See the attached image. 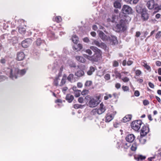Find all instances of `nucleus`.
Wrapping results in <instances>:
<instances>
[{"label":"nucleus","mask_w":161,"mask_h":161,"mask_svg":"<svg viewBox=\"0 0 161 161\" xmlns=\"http://www.w3.org/2000/svg\"><path fill=\"white\" fill-rule=\"evenodd\" d=\"M80 91L79 90H78L77 91H76L74 92V95L75 96V97H78L80 95Z\"/></svg>","instance_id":"obj_32"},{"label":"nucleus","mask_w":161,"mask_h":161,"mask_svg":"<svg viewBox=\"0 0 161 161\" xmlns=\"http://www.w3.org/2000/svg\"><path fill=\"white\" fill-rule=\"evenodd\" d=\"M155 5V2L154 0H150L148 1L147 4V6L150 9H153Z\"/></svg>","instance_id":"obj_13"},{"label":"nucleus","mask_w":161,"mask_h":161,"mask_svg":"<svg viewBox=\"0 0 161 161\" xmlns=\"http://www.w3.org/2000/svg\"><path fill=\"white\" fill-rule=\"evenodd\" d=\"M93 29L95 31L97 30V27L96 25H94L92 27Z\"/></svg>","instance_id":"obj_62"},{"label":"nucleus","mask_w":161,"mask_h":161,"mask_svg":"<svg viewBox=\"0 0 161 161\" xmlns=\"http://www.w3.org/2000/svg\"><path fill=\"white\" fill-rule=\"evenodd\" d=\"M132 116L131 115H126L123 119V122H126L130 120L131 119Z\"/></svg>","instance_id":"obj_18"},{"label":"nucleus","mask_w":161,"mask_h":161,"mask_svg":"<svg viewBox=\"0 0 161 161\" xmlns=\"http://www.w3.org/2000/svg\"><path fill=\"white\" fill-rule=\"evenodd\" d=\"M90 49L96 53L93 56L88 55L84 54L83 56L92 62H97L101 58V53L99 49L95 47L91 46Z\"/></svg>","instance_id":"obj_1"},{"label":"nucleus","mask_w":161,"mask_h":161,"mask_svg":"<svg viewBox=\"0 0 161 161\" xmlns=\"http://www.w3.org/2000/svg\"><path fill=\"white\" fill-rule=\"evenodd\" d=\"M149 18V15L147 12V10L146 9H144L143 10L141 14V18L144 20L146 21Z\"/></svg>","instance_id":"obj_10"},{"label":"nucleus","mask_w":161,"mask_h":161,"mask_svg":"<svg viewBox=\"0 0 161 161\" xmlns=\"http://www.w3.org/2000/svg\"><path fill=\"white\" fill-rule=\"evenodd\" d=\"M122 88L123 89V90L125 91H128L129 90V87L126 86H123L122 87Z\"/></svg>","instance_id":"obj_48"},{"label":"nucleus","mask_w":161,"mask_h":161,"mask_svg":"<svg viewBox=\"0 0 161 161\" xmlns=\"http://www.w3.org/2000/svg\"><path fill=\"white\" fill-rule=\"evenodd\" d=\"M135 139V136L133 134L128 135L125 138L126 141L130 143L132 142Z\"/></svg>","instance_id":"obj_12"},{"label":"nucleus","mask_w":161,"mask_h":161,"mask_svg":"<svg viewBox=\"0 0 161 161\" xmlns=\"http://www.w3.org/2000/svg\"><path fill=\"white\" fill-rule=\"evenodd\" d=\"M85 73L83 70H80L77 71L75 74V75L76 76L80 77L84 75Z\"/></svg>","instance_id":"obj_20"},{"label":"nucleus","mask_w":161,"mask_h":161,"mask_svg":"<svg viewBox=\"0 0 161 161\" xmlns=\"http://www.w3.org/2000/svg\"><path fill=\"white\" fill-rule=\"evenodd\" d=\"M149 129L148 127L146 126H144L142 128L140 133L141 136H144L146 135L149 132Z\"/></svg>","instance_id":"obj_8"},{"label":"nucleus","mask_w":161,"mask_h":161,"mask_svg":"<svg viewBox=\"0 0 161 161\" xmlns=\"http://www.w3.org/2000/svg\"><path fill=\"white\" fill-rule=\"evenodd\" d=\"M142 65L145 67L147 70L150 71L151 70L150 67L147 65L145 61H144L141 63Z\"/></svg>","instance_id":"obj_19"},{"label":"nucleus","mask_w":161,"mask_h":161,"mask_svg":"<svg viewBox=\"0 0 161 161\" xmlns=\"http://www.w3.org/2000/svg\"><path fill=\"white\" fill-rule=\"evenodd\" d=\"M25 31V29L22 27H20L19 29V32L21 34L24 33Z\"/></svg>","instance_id":"obj_35"},{"label":"nucleus","mask_w":161,"mask_h":161,"mask_svg":"<svg viewBox=\"0 0 161 161\" xmlns=\"http://www.w3.org/2000/svg\"><path fill=\"white\" fill-rule=\"evenodd\" d=\"M85 98L87 100L90 99L88 105L91 108L97 106L99 102L98 97H96L91 98L89 95H87L85 97Z\"/></svg>","instance_id":"obj_3"},{"label":"nucleus","mask_w":161,"mask_h":161,"mask_svg":"<svg viewBox=\"0 0 161 161\" xmlns=\"http://www.w3.org/2000/svg\"><path fill=\"white\" fill-rule=\"evenodd\" d=\"M85 52L89 55H91L92 54V51L90 49H86L85 51Z\"/></svg>","instance_id":"obj_43"},{"label":"nucleus","mask_w":161,"mask_h":161,"mask_svg":"<svg viewBox=\"0 0 161 161\" xmlns=\"http://www.w3.org/2000/svg\"><path fill=\"white\" fill-rule=\"evenodd\" d=\"M25 57V55L23 52H19L17 53L16 59L18 60L21 61L24 59Z\"/></svg>","instance_id":"obj_15"},{"label":"nucleus","mask_w":161,"mask_h":161,"mask_svg":"<svg viewBox=\"0 0 161 161\" xmlns=\"http://www.w3.org/2000/svg\"><path fill=\"white\" fill-rule=\"evenodd\" d=\"M136 11L139 13H142L143 11L146 8H142L140 5H137L136 7Z\"/></svg>","instance_id":"obj_25"},{"label":"nucleus","mask_w":161,"mask_h":161,"mask_svg":"<svg viewBox=\"0 0 161 161\" xmlns=\"http://www.w3.org/2000/svg\"><path fill=\"white\" fill-rule=\"evenodd\" d=\"M156 64L158 66H161V62L157 61L156 63Z\"/></svg>","instance_id":"obj_59"},{"label":"nucleus","mask_w":161,"mask_h":161,"mask_svg":"<svg viewBox=\"0 0 161 161\" xmlns=\"http://www.w3.org/2000/svg\"><path fill=\"white\" fill-rule=\"evenodd\" d=\"M68 89V88L66 87H64L62 89V91L64 92V93H65V92Z\"/></svg>","instance_id":"obj_58"},{"label":"nucleus","mask_w":161,"mask_h":161,"mask_svg":"<svg viewBox=\"0 0 161 161\" xmlns=\"http://www.w3.org/2000/svg\"><path fill=\"white\" fill-rule=\"evenodd\" d=\"M158 73L159 75H161V68L158 69Z\"/></svg>","instance_id":"obj_64"},{"label":"nucleus","mask_w":161,"mask_h":161,"mask_svg":"<svg viewBox=\"0 0 161 161\" xmlns=\"http://www.w3.org/2000/svg\"><path fill=\"white\" fill-rule=\"evenodd\" d=\"M143 104L145 106L148 105L149 103V101L147 100H143Z\"/></svg>","instance_id":"obj_50"},{"label":"nucleus","mask_w":161,"mask_h":161,"mask_svg":"<svg viewBox=\"0 0 161 161\" xmlns=\"http://www.w3.org/2000/svg\"><path fill=\"white\" fill-rule=\"evenodd\" d=\"M84 99L83 97H80L78 98V101L80 103H83L84 102Z\"/></svg>","instance_id":"obj_45"},{"label":"nucleus","mask_w":161,"mask_h":161,"mask_svg":"<svg viewBox=\"0 0 161 161\" xmlns=\"http://www.w3.org/2000/svg\"><path fill=\"white\" fill-rule=\"evenodd\" d=\"M82 106L81 105L78 104H75L74 105V108L75 109H78L79 108H82Z\"/></svg>","instance_id":"obj_37"},{"label":"nucleus","mask_w":161,"mask_h":161,"mask_svg":"<svg viewBox=\"0 0 161 161\" xmlns=\"http://www.w3.org/2000/svg\"><path fill=\"white\" fill-rule=\"evenodd\" d=\"M31 42L32 41L30 39H26L22 42V46L25 48L27 47L31 44Z\"/></svg>","instance_id":"obj_9"},{"label":"nucleus","mask_w":161,"mask_h":161,"mask_svg":"<svg viewBox=\"0 0 161 161\" xmlns=\"http://www.w3.org/2000/svg\"><path fill=\"white\" fill-rule=\"evenodd\" d=\"M114 118V116L112 114H108L106 116L105 121L107 122H109L112 120Z\"/></svg>","instance_id":"obj_16"},{"label":"nucleus","mask_w":161,"mask_h":161,"mask_svg":"<svg viewBox=\"0 0 161 161\" xmlns=\"http://www.w3.org/2000/svg\"><path fill=\"white\" fill-rule=\"evenodd\" d=\"M62 19L60 16H56L54 19V20L57 22H59L62 21Z\"/></svg>","instance_id":"obj_31"},{"label":"nucleus","mask_w":161,"mask_h":161,"mask_svg":"<svg viewBox=\"0 0 161 161\" xmlns=\"http://www.w3.org/2000/svg\"><path fill=\"white\" fill-rule=\"evenodd\" d=\"M113 65L114 67H116L119 65V63L116 61H114L113 63Z\"/></svg>","instance_id":"obj_41"},{"label":"nucleus","mask_w":161,"mask_h":161,"mask_svg":"<svg viewBox=\"0 0 161 161\" xmlns=\"http://www.w3.org/2000/svg\"><path fill=\"white\" fill-rule=\"evenodd\" d=\"M115 86L117 89H119L120 88L121 85L119 83H117L115 84Z\"/></svg>","instance_id":"obj_55"},{"label":"nucleus","mask_w":161,"mask_h":161,"mask_svg":"<svg viewBox=\"0 0 161 161\" xmlns=\"http://www.w3.org/2000/svg\"><path fill=\"white\" fill-rule=\"evenodd\" d=\"M42 43V41L40 38L37 39L36 41V43L37 46H39Z\"/></svg>","instance_id":"obj_42"},{"label":"nucleus","mask_w":161,"mask_h":161,"mask_svg":"<svg viewBox=\"0 0 161 161\" xmlns=\"http://www.w3.org/2000/svg\"><path fill=\"white\" fill-rule=\"evenodd\" d=\"M74 98V96L70 94H68L66 95V99L69 102L71 103Z\"/></svg>","instance_id":"obj_22"},{"label":"nucleus","mask_w":161,"mask_h":161,"mask_svg":"<svg viewBox=\"0 0 161 161\" xmlns=\"http://www.w3.org/2000/svg\"><path fill=\"white\" fill-rule=\"evenodd\" d=\"M115 74L116 75V76L117 77L119 78L120 79L121 78V74H120L118 72H115Z\"/></svg>","instance_id":"obj_51"},{"label":"nucleus","mask_w":161,"mask_h":161,"mask_svg":"<svg viewBox=\"0 0 161 161\" xmlns=\"http://www.w3.org/2000/svg\"><path fill=\"white\" fill-rule=\"evenodd\" d=\"M84 42H89V39L87 37H85L83 39Z\"/></svg>","instance_id":"obj_57"},{"label":"nucleus","mask_w":161,"mask_h":161,"mask_svg":"<svg viewBox=\"0 0 161 161\" xmlns=\"http://www.w3.org/2000/svg\"><path fill=\"white\" fill-rule=\"evenodd\" d=\"M76 46L78 48H76V49H77V51H80L82 48V46L81 44H79L76 45Z\"/></svg>","instance_id":"obj_38"},{"label":"nucleus","mask_w":161,"mask_h":161,"mask_svg":"<svg viewBox=\"0 0 161 161\" xmlns=\"http://www.w3.org/2000/svg\"><path fill=\"white\" fill-rule=\"evenodd\" d=\"M110 78V75L109 74H107L104 76V78L107 80H109Z\"/></svg>","instance_id":"obj_46"},{"label":"nucleus","mask_w":161,"mask_h":161,"mask_svg":"<svg viewBox=\"0 0 161 161\" xmlns=\"http://www.w3.org/2000/svg\"><path fill=\"white\" fill-rule=\"evenodd\" d=\"M137 144L136 142H134L131 147V150L132 151H135L137 149Z\"/></svg>","instance_id":"obj_29"},{"label":"nucleus","mask_w":161,"mask_h":161,"mask_svg":"<svg viewBox=\"0 0 161 161\" xmlns=\"http://www.w3.org/2000/svg\"><path fill=\"white\" fill-rule=\"evenodd\" d=\"M92 84V82L91 80H87L86 82L85 86H91Z\"/></svg>","instance_id":"obj_33"},{"label":"nucleus","mask_w":161,"mask_h":161,"mask_svg":"<svg viewBox=\"0 0 161 161\" xmlns=\"http://www.w3.org/2000/svg\"><path fill=\"white\" fill-rule=\"evenodd\" d=\"M149 86L151 88H153L154 87V85L151 82H149L148 83Z\"/></svg>","instance_id":"obj_54"},{"label":"nucleus","mask_w":161,"mask_h":161,"mask_svg":"<svg viewBox=\"0 0 161 161\" xmlns=\"http://www.w3.org/2000/svg\"><path fill=\"white\" fill-rule=\"evenodd\" d=\"M112 97L111 95L110 94H108L104 97V99L105 100L108 99L109 98H111Z\"/></svg>","instance_id":"obj_49"},{"label":"nucleus","mask_w":161,"mask_h":161,"mask_svg":"<svg viewBox=\"0 0 161 161\" xmlns=\"http://www.w3.org/2000/svg\"><path fill=\"white\" fill-rule=\"evenodd\" d=\"M111 43L112 45H115L117 44L118 41L117 38L115 36H112L110 39Z\"/></svg>","instance_id":"obj_24"},{"label":"nucleus","mask_w":161,"mask_h":161,"mask_svg":"<svg viewBox=\"0 0 161 161\" xmlns=\"http://www.w3.org/2000/svg\"><path fill=\"white\" fill-rule=\"evenodd\" d=\"M155 158V157H153L149 158L148 160L149 161H152V160Z\"/></svg>","instance_id":"obj_63"},{"label":"nucleus","mask_w":161,"mask_h":161,"mask_svg":"<svg viewBox=\"0 0 161 161\" xmlns=\"http://www.w3.org/2000/svg\"><path fill=\"white\" fill-rule=\"evenodd\" d=\"M92 44L95 45L98 47L102 48H104L105 46V45L104 43L100 42L99 41L95 40H93L92 43Z\"/></svg>","instance_id":"obj_11"},{"label":"nucleus","mask_w":161,"mask_h":161,"mask_svg":"<svg viewBox=\"0 0 161 161\" xmlns=\"http://www.w3.org/2000/svg\"><path fill=\"white\" fill-rule=\"evenodd\" d=\"M132 9L131 7L127 5H124L122 8V11L123 13L129 14L131 13Z\"/></svg>","instance_id":"obj_7"},{"label":"nucleus","mask_w":161,"mask_h":161,"mask_svg":"<svg viewBox=\"0 0 161 161\" xmlns=\"http://www.w3.org/2000/svg\"><path fill=\"white\" fill-rule=\"evenodd\" d=\"M122 80L124 82H127L129 80V79L127 77H125L122 78Z\"/></svg>","instance_id":"obj_47"},{"label":"nucleus","mask_w":161,"mask_h":161,"mask_svg":"<svg viewBox=\"0 0 161 161\" xmlns=\"http://www.w3.org/2000/svg\"><path fill=\"white\" fill-rule=\"evenodd\" d=\"M146 157L145 156H143L142 155H138L136 156L135 157V159L136 160L138 161L140 160H142L146 158Z\"/></svg>","instance_id":"obj_21"},{"label":"nucleus","mask_w":161,"mask_h":161,"mask_svg":"<svg viewBox=\"0 0 161 161\" xmlns=\"http://www.w3.org/2000/svg\"><path fill=\"white\" fill-rule=\"evenodd\" d=\"M66 76L65 75H64L59 84L60 86H62L65 84L66 82Z\"/></svg>","instance_id":"obj_28"},{"label":"nucleus","mask_w":161,"mask_h":161,"mask_svg":"<svg viewBox=\"0 0 161 161\" xmlns=\"http://www.w3.org/2000/svg\"><path fill=\"white\" fill-rule=\"evenodd\" d=\"M77 86L79 88H81L82 87V84L80 82H78L77 84Z\"/></svg>","instance_id":"obj_56"},{"label":"nucleus","mask_w":161,"mask_h":161,"mask_svg":"<svg viewBox=\"0 0 161 161\" xmlns=\"http://www.w3.org/2000/svg\"><path fill=\"white\" fill-rule=\"evenodd\" d=\"M60 80L59 77H57L54 80V83L55 85L56 86H58V83L59 81Z\"/></svg>","instance_id":"obj_34"},{"label":"nucleus","mask_w":161,"mask_h":161,"mask_svg":"<svg viewBox=\"0 0 161 161\" xmlns=\"http://www.w3.org/2000/svg\"><path fill=\"white\" fill-rule=\"evenodd\" d=\"M134 95L136 97H138L140 95V92L136 90L135 92Z\"/></svg>","instance_id":"obj_52"},{"label":"nucleus","mask_w":161,"mask_h":161,"mask_svg":"<svg viewBox=\"0 0 161 161\" xmlns=\"http://www.w3.org/2000/svg\"><path fill=\"white\" fill-rule=\"evenodd\" d=\"M89 91L88 90H84L81 92V94L82 95H85L89 93Z\"/></svg>","instance_id":"obj_36"},{"label":"nucleus","mask_w":161,"mask_h":161,"mask_svg":"<svg viewBox=\"0 0 161 161\" xmlns=\"http://www.w3.org/2000/svg\"><path fill=\"white\" fill-rule=\"evenodd\" d=\"M75 58L77 61L82 63H85L86 61V59L81 56H76L75 57Z\"/></svg>","instance_id":"obj_17"},{"label":"nucleus","mask_w":161,"mask_h":161,"mask_svg":"<svg viewBox=\"0 0 161 161\" xmlns=\"http://www.w3.org/2000/svg\"><path fill=\"white\" fill-rule=\"evenodd\" d=\"M68 80L71 82H74L75 81L74 78V75L73 74H70L67 77Z\"/></svg>","instance_id":"obj_23"},{"label":"nucleus","mask_w":161,"mask_h":161,"mask_svg":"<svg viewBox=\"0 0 161 161\" xmlns=\"http://www.w3.org/2000/svg\"><path fill=\"white\" fill-rule=\"evenodd\" d=\"M142 122L141 120H136L131 124V128L136 131H138L141 127Z\"/></svg>","instance_id":"obj_5"},{"label":"nucleus","mask_w":161,"mask_h":161,"mask_svg":"<svg viewBox=\"0 0 161 161\" xmlns=\"http://www.w3.org/2000/svg\"><path fill=\"white\" fill-rule=\"evenodd\" d=\"M105 111V108L102 103L100 105V107L98 108L93 109L91 113L93 114H95L96 113L98 114H101L103 113Z\"/></svg>","instance_id":"obj_6"},{"label":"nucleus","mask_w":161,"mask_h":161,"mask_svg":"<svg viewBox=\"0 0 161 161\" xmlns=\"http://www.w3.org/2000/svg\"><path fill=\"white\" fill-rule=\"evenodd\" d=\"M133 63V62L130 60H129L127 62V65L128 66H130Z\"/></svg>","instance_id":"obj_53"},{"label":"nucleus","mask_w":161,"mask_h":161,"mask_svg":"<svg viewBox=\"0 0 161 161\" xmlns=\"http://www.w3.org/2000/svg\"><path fill=\"white\" fill-rule=\"evenodd\" d=\"M95 70V69L94 67L92 66L90 67L89 69L87 72V75H91Z\"/></svg>","instance_id":"obj_26"},{"label":"nucleus","mask_w":161,"mask_h":161,"mask_svg":"<svg viewBox=\"0 0 161 161\" xmlns=\"http://www.w3.org/2000/svg\"><path fill=\"white\" fill-rule=\"evenodd\" d=\"M115 29L116 32L124 31L126 29L125 21L122 20H121L119 23L117 24L115 27Z\"/></svg>","instance_id":"obj_4"},{"label":"nucleus","mask_w":161,"mask_h":161,"mask_svg":"<svg viewBox=\"0 0 161 161\" xmlns=\"http://www.w3.org/2000/svg\"><path fill=\"white\" fill-rule=\"evenodd\" d=\"M100 37L103 40H108L107 36L101 31H97Z\"/></svg>","instance_id":"obj_14"},{"label":"nucleus","mask_w":161,"mask_h":161,"mask_svg":"<svg viewBox=\"0 0 161 161\" xmlns=\"http://www.w3.org/2000/svg\"><path fill=\"white\" fill-rule=\"evenodd\" d=\"M72 40L74 43L77 44L78 42V38L76 36L74 35L73 36Z\"/></svg>","instance_id":"obj_27"},{"label":"nucleus","mask_w":161,"mask_h":161,"mask_svg":"<svg viewBox=\"0 0 161 161\" xmlns=\"http://www.w3.org/2000/svg\"><path fill=\"white\" fill-rule=\"evenodd\" d=\"M91 35L93 37L95 36L96 35V32L94 31L91 32Z\"/></svg>","instance_id":"obj_61"},{"label":"nucleus","mask_w":161,"mask_h":161,"mask_svg":"<svg viewBox=\"0 0 161 161\" xmlns=\"http://www.w3.org/2000/svg\"><path fill=\"white\" fill-rule=\"evenodd\" d=\"M8 71L10 72V77L13 79L17 78V75L19 74L21 75H23L26 73V70L25 69L21 70L19 71L18 68H15L9 69Z\"/></svg>","instance_id":"obj_2"},{"label":"nucleus","mask_w":161,"mask_h":161,"mask_svg":"<svg viewBox=\"0 0 161 161\" xmlns=\"http://www.w3.org/2000/svg\"><path fill=\"white\" fill-rule=\"evenodd\" d=\"M130 143H125L124 145V148L125 149H127L130 146Z\"/></svg>","instance_id":"obj_44"},{"label":"nucleus","mask_w":161,"mask_h":161,"mask_svg":"<svg viewBox=\"0 0 161 161\" xmlns=\"http://www.w3.org/2000/svg\"><path fill=\"white\" fill-rule=\"evenodd\" d=\"M135 73L136 76H139L142 74V72L140 70L137 69L136 70Z\"/></svg>","instance_id":"obj_40"},{"label":"nucleus","mask_w":161,"mask_h":161,"mask_svg":"<svg viewBox=\"0 0 161 161\" xmlns=\"http://www.w3.org/2000/svg\"><path fill=\"white\" fill-rule=\"evenodd\" d=\"M141 35V33L139 31L136 32V37H139Z\"/></svg>","instance_id":"obj_60"},{"label":"nucleus","mask_w":161,"mask_h":161,"mask_svg":"<svg viewBox=\"0 0 161 161\" xmlns=\"http://www.w3.org/2000/svg\"><path fill=\"white\" fill-rule=\"evenodd\" d=\"M160 36L161 37V31H159L156 34L155 38L156 39L159 38Z\"/></svg>","instance_id":"obj_39"},{"label":"nucleus","mask_w":161,"mask_h":161,"mask_svg":"<svg viewBox=\"0 0 161 161\" xmlns=\"http://www.w3.org/2000/svg\"><path fill=\"white\" fill-rule=\"evenodd\" d=\"M114 6L117 8H120L121 5L120 3L118 1H116L114 3Z\"/></svg>","instance_id":"obj_30"}]
</instances>
